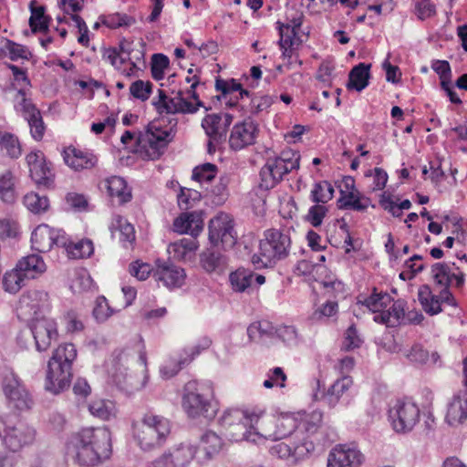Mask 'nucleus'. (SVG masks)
<instances>
[{
  "label": "nucleus",
  "instance_id": "obj_1",
  "mask_svg": "<svg viewBox=\"0 0 467 467\" xmlns=\"http://www.w3.org/2000/svg\"><path fill=\"white\" fill-rule=\"evenodd\" d=\"M65 453L67 460L78 466H98L112 454L110 432L102 427L83 428L68 438Z\"/></svg>",
  "mask_w": 467,
  "mask_h": 467
},
{
  "label": "nucleus",
  "instance_id": "obj_2",
  "mask_svg": "<svg viewBox=\"0 0 467 467\" xmlns=\"http://www.w3.org/2000/svg\"><path fill=\"white\" fill-rule=\"evenodd\" d=\"M171 421L152 411L143 413L131 422V435L137 445L144 451L163 447L171 433Z\"/></svg>",
  "mask_w": 467,
  "mask_h": 467
},
{
  "label": "nucleus",
  "instance_id": "obj_3",
  "mask_svg": "<svg viewBox=\"0 0 467 467\" xmlns=\"http://www.w3.org/2000/svg\"><path fill=\"white\" fill-rule=\"evenodd\" d=\"M164 118L150 122L145 130L137 135V150L143 160L157 161L166 151L168 145L172 141L178 125L177 118L168 119L165 124Z\"/></svg>",
  "mask_w": 467,
  "mask_h": 467
},
{
  "label": "nucleus",
  "instance_id": "obj_4",
  "mask_svg": "<svg viewBox=\"0 0 467 467\" xmlns=\"http://www.w3.org/2000/svg\"><path fill=\"white\" fill-rule=\"evenodd\" d=\"M78 356L72 343L60 344L47 362L45 388L49 392L58 394L68 389L73 378V362Z\"/></svg>",
  "mask_w": 467,
  "mask_h": 467
},
{
  "label": "nucleus",
  "instance_id": "obj_5",
  "mask_svg": "<svg viewBox=\"0 0 467 467\" xmlns=\"http://www.w3.org/2000/svg\"><path fill=\"white\" fill-rule=\"evenodd\" d=\"M290 236L278 229H267L260 239L258 251L251 256V264L256 270L274 268L290 253Z\"/></svg>",
  "mask_w": 467,
  "mask_h": 467
},
{
  "label": "nucleus",
  "instance_id": "obj_6",
  "mask_svg": "<svg viewBox=\"0 0 467 467\" xmlns=\"http://www.w3.org/2000/svg\"><path fill=\"white\" fill-rule=\"evenodd\" d=\"M213 389L210 384L192 380L185 384L182 396V408L191 419L213 418L216 414Z\"/></svg>",
  "mask_w": 467,
  "mask_h": 467
},
{
  "label": "nucleus",
  "instance_id": "obj_7",
  "mask_svg": "<svg viewBox=\"0 0 467 467\" xmlns=\"http://www.w3.org/2000/svg\"><path fill=\"white\" fill-rule=\"evenodd\" d=\"M255 411L256 406L245 409L231 408L223 411L220 423L231 441L236 442L242 441L256 442L258 441L257 420L252 415Z\"/></svg>",
  "mask_w": 467,
  "mask_h": 467
},
{
  "label": "nucleus",
  "instance_id": "obj_8",
  "mask_svg": "<svg viewBox=\"0 0 467 467\" xmlns=\"http://www.w3.org/2000/svg\"><path fill=\"white\" fill-rule=\"evenodd\" d=\"M301 155L291 148L284 149L279 155L268 158L260 170L259 187L270 190L281 182L284 177L300 167Z\"/></svg>",
  "mask_w": 467,
  "mask_h": 467
},
{
  "label": "nucleus",
  "instance_id": "obj_9",
  "mask_svg": "<svg viewBox=\"0 0 467 467\" xmlns=\"http://www.w3.org/2000/svg\"><path fill=\"white\" fill-rule=\"evenodd\" d=\"M256 418L258 440H281L291 435L298 427L296 420L289 414L268 413L263 407L256 406L252 414Z\"/></svg>",
  "mask_w": 467,
  "mask_h": 467
},
{
  "label": "nucleus",
  "instance_id": "obj_10",
  "mask_svg": "<svg viewBox=\"0 0 467 467\" xmlns=\"http://www.w3.org/2000/svg\"><path fill=\"white\" fill-rule=\"evenodd\" d=\"M35 430L16 414L0 416V439L11 451H18L35 440Z\"/></svg>",
  "mask_w": 467,
  "mask_h": 467
},
{
  "label": "nucleus",
  "instance_id": "obj_11",
  "mask_svg": "<svg viewBox=\"0 0 467 467\" xmlns=\"http://www.w3.org/2000/svg\"><path fill=\"white\" fill-rule=\"evenodd\" d=\"M152 106L157 113L160 115L159 119L164 118L165 124H168V119L175 118L176 114H193L198 111L200 108H204L208 110L202 101L192 102L187 100L183 92L179 90L174 97H170L163 89H158L157 97L152 99Z\"/></svg>",
  "mask_w": 467,
  "mask_h": 467
},
{
  "label": "nucleus",
  "instance_id": "obj_12",
  "mask_svg": "<svg viewBox=\"0 0 467 467\" xmlns=\"http://www.w3.org/2000/svg\"><path fill=\"white\" fill-rule=\"evenodd\" d=\"M388 416L396 432L407 433L419 423L420 410L411 399L402 398L397 399L389 404Z\"/></svg>",
  "mask_w": 467,
  "mask_h": 467
},
{
  "label": "nucleus",
  "instance_id": "obj_13",
  "mask_svg": "<svg viewBox=\"0 0 467 467\" xmlns=\"http://www.w3.org/2000/svg\"><path fill=\"white\" fill-rule=\"evenodd\" d=\"M18 101L15 109L20 113L29 127L30 136L35 141L43 140L47 126L44 121L40 109L33 103L30 99L26 97L25 91L19 89L17 92Z\"/></svg>",
  "mask_w": 467,
  "mask_h": 467
},
{
  "label": "nucleus",
  "instance_id": "obj_14",
  "mask_svg": "<svg viewBox=\"0 0 467 467\" xmlns=\"http://www.w3.org/2000/svg\"><path fill=\"white\" fill-rule=\"evenodd\" d=\"M29 175L38 187L52 189L55 186V173L52 163L40 150L30 151L26 156Z\"/></svg>",
  "mask_w": 467,
  "mask_h": 467
},
{
  "label": "nucleus",
  "instance_id": "obj_15",
  "mask_svg": "<svg viewBox=\"0 0 467 467\" xmlns=\"http://www.w3.org/2000/svg\"><path fill=\"white\" fill-rule=\"evenodd\" d=\"M209 240L213 245L221 244L223 249H230L234 246L237 235L234 231V220L229 214L220 213L211 219L209 223Z\"/></svg>",
  "mask_w": 467,
  "mask_h": 467
},
{
  "label": "nucleus",
  "instance_id": "obj_16",
  "mask_svg": "<svg viewBox=\"0 0 467 467\" xmlns=\"http://www.w3.org/2000/svg\"><path fill=\"white\" fill-rule=\"evenodd\" d=\"M418 299L422 309L430 316H435L442 312L443 305L457 306L456 299L450 289L441 288L435 292L428 285H422L419 287Z\"/></svg>",
  "mask_w": 467,
  "mask_h": 467
},
{
  "label": "nucleus",
  "instance_id": "obj_17",
  "mask_svg": "<svg viewBox=\"0 0 467 467\" xmlns=\"http://www.w3.org/2000/svg\"><path fill=\"white\" fill-rule=\"evenodd\" d=\"M196 446L190 442H181L151 462V467H188L193 459H197Z\"/></svg>",
  "mask_w": 467,
  "mask_h": 467
},
{
  "label": "nucleus",
  "instance_id": "obj_18",
  "mask_svg": "<svg viewBox=\"0 0 467 467\" xmlns=\"http://www.w3.org/2000/svg\"><path fill=\"white\" fill-rule=\"evenodd\" d=\"M66 245V233L62 229L42 223L37 225L31 234L32 249L38 253L49 252L54 246Z\"/></svg>",
  "mask_w": 467,
  "mask_h": 467
},
{
  "label": "nucleus",
  "instance_id": "obj_19",
  "mask_svg": "<svg viewBox=\"0 0 467 467\" xmlns=\"http://www.w3.org/2000/svg\"><path fill=\"white\" fill-rule=\"evenodd\" d=\"M315 451V441L303 438L293 444L279 442L270 449V454L282 460L296 463L298 461L308 457Z\"/></svg>",
  "mask_w": 467,
  "mask_h": 467
},
{
  "label": "nucleus",
  "instance_id": "obj_20",
  "mask_svg": "<svg viewBox=\"0 0 467 467\" xmlns=\"http://www.w3.org/2000/svg\"><path fill=\"white\" fill-rule=\"evenodd\" d=\"M234 119L229 113L207 114L202 120V127L209 137V150L213 142L220 143L226 140V134Z\"/></svg>",
  "mask_w": 467,
  "mask_h": 467
},
{
  "label": "nucleus",
  "instance_id": "obj_21",
  "mask_svg": "<svg viewBox=\"0 0 467 467\" xmlns=\"http://www.w3.org/2000/svg\"><path fill=\"white\" fill-rule=\"evenodd\" d=\"M140 369L138 373H128L126 368H123L124 371H122L121 368H118V371L113 375V379L119 388L132 393L140 390L146 386L149 375L144 354L140 355Z\"/></svg>",
  "mask_w": 467,
  "mask_h": 467
},
{
  "label": "nucleus",
  "instance_id": "obj_22",
  "mask_svg": "<svg viewBox=\"0 0 467 467\" xmlns=\"http://www.w3.org/2000/svg\"><path fill=\"white\" fill-rule=\"evenodd\" d=\"M215 89L218 94L216 99L224 103L228 108L237 107L239 100L244 97L250 98V92L244 89L241 83L234 78L223 79L217 78L215 79Z\"/></svg>",
  "mask_w": 467,
  "mask_h": 467
},
{
  "label": "nucleus",
  "instance_id": "obj_23",
  "mask_svg": "<svg viewBox=\"0 0 467 467\" xmlns=\"http://www.w3.org/2000/svg\"><path fill=\"white\" fill-rule=\"evenodd\" d=\"M30 327L38 351L47 350L52 342L57 339V325L54 319L36 318Z\"/></svg>",
  "mask_w": 467,
  "mask_h": 467
},
{
  "label": "nucleus",
  "instance_id": "obj_24",
  "mask_svg": "<svg viewBox=\"0 0 467 467\" xmlns=\"http://www.w3.org/2000/svg\"><path fill=\"white\" fill-rule=\"evenodd\" d=\"M62 157L65 163L77 171L90 170L98 163V157L92 150L73 145H69L63 150Z\"/></svg>",
  "mask_w": 467,
  "mask_h": 467
},
{
  "label": "nucleus",
  "instance_id": "obj_25",
  "mask_svg": "<svg viewBox=\"0 0 467 467\" xmlns=\"http://www.w3.org/2000/svg\"><path fill=\"white\" fill-rule=\"evenodd\" d=\"M258 134L257 125L251 119H244L234 125L229 146L234 150H240L254 143Z\"/></svg>",
  "mask_w": 467,
  "mask_h": 467
},
{
  "label": "nucleus",
  "instance_id": "obj_26",
  "mask_svg": "<svg viewBox=\"0 0 467 467\" xmlns=\"http://www.w3.org/2000/svg\"><path fill=\"white\" fill-rule=\"evenodd\" d=\"M431 275L436 285L450 289L451 286L461 288L465 281V275L443 263H436L431 266Z\"/></svg>",
  "mask_w": 467,
  "mask_h": 467
},
{
  "label": "nucleus",
  "instance_id": "obj_27",
  "mask_svg": "<svg viewBox=\"0 0 467 467\" xmlns=\"http://www.w3.org/2000/svg\"><path fill=\"white\" fill-rule=\"evenodd\" d=\"M363 461L362 453L348 445H337L329 453L327 467H358Z\"/></svg>",
  "mask_w": 467,
  "mask_h": 467
},
{
  "label": "nucleus",
  "instance_id": "obj_28",
  "mask_svg": "<svg viewBox=\"0 0 467 467\" xmlns=\"http://www.w3.org/2000/svg\"><path fill=\"white\" fill-rule=\"evenodd\" d=\"M48 305V294L40 290H29L19 298L17 310L22 316H35Z\"/></svg>",
  "mask_w": 467,
  "mask_h": 467
},
{
  "label": "nucleus",
  "instance_id": "obj_29",
  "mask_svg": "<svg viewBox=\"0 0 467 467\" xmlns=\"http://www.w3.org/2000/svg\"><path fill=\"white\" fill-rule=\"evenodd\" d=\"M154 277L157 281L162 282L166 287L175 288L184 284L186 274L183 268L170 262H158Z\"/></svg>",
  "mask_w": 467,
  "mask_h": 467
},
{
  "label": "nucleus",
  "instance_id": "obj_30",
  "mask_svg": "<svg viewBox=\"0 0 467 467\" xmlns=\"http://www.w3.org/2000/svg\"><path fill=\"white\" fill-rule=\"evenodd\" d=\"M173 230L179 234H187L195 238L203 230V219L201 212L182 213L173 221Z\"/></svg>",
  "mask_w": 467,
  "mask_h": 467
},
{
  "label": "nucleus",
  "instance_id": "obj_31",
  "mask_svg": "<svg viewBox=\"0 0 467 467\" xmlns=\"http://www.w3.org/2000/svg\"><path fill=\"white\" fill-rule=\"evenodd\" d=\"M223 445V439L213 431H206L201 437L197 449V461L204 462L217 455Z\"/></svg>",
  "mask_w": 467,
  "mask_h": 467
},
{
  "label": "nucleus",
  "instance_id": "obj_32",
  "mask_svg": "<svg viewBox=\"0 0 467 467\" xmlns=\"http://www.w3.org/2000/svg\"><path fill=\"white\" fill-rule=\"evenodd\" d=\"M100 187L105 189L108 195L112 200H116L119 204H125L132 199L131 188L122 177H109L100 182Z\"/></svg>",
  "mask_w": 467,
  "mask_h": 467
},
{
  "label": "nucleus",
  "instance_id": "obj_33",
  "mask_svg": "<svg viewBox=\"0 0 467 467\" xmlns=\"http://www.w3.org/2000/svg\"><path fill=\"white\" fill-rule=\"evenodd\" d=\"M322 420L323 413L320 410H313L306 414L301 421L299 431L296 434V441H301L303 438H306L307 441H314L316 444L318 441L317 435L322 426Z\"/></svg>",
  "mask_w": 467,
  "mask_h": 467
},
{
  "label": "nucleus",
  "instance_id": "obj_34",
  "mask_svg": "<svg viewBox=\"0 0 467 467\" xmlns=\"http://www.w3.org/2000/svg\"><path fill=\"white\" fill-rule=\"evenodd\" d=\"M373 320L388 327L406 324L405 302L402 300L394 301L388 310L374 315Z\"/></svg>",
  "mask_w": 467,
  "mask_h": 467
},
{
  "label": "nucleus",
  "instance_id": "obj_35",
  "mask_svg": "<svg viewBox=\"0 0 467 467\" xmlns=\"http://www.w3.org/2000/svg\"><path fill=\"white\" fill-rule=\"evenodd\" d=\"M199 247V243L195 238H182L173 242L168 246L169 254L178 261H190Z\"/></svg>",
  "mask_w": 467,
  "mask_h": 467
},
{
  "label": "nucleus",
  "instance_id": "obj_36",
  "mask_svg": "<svg viewBox=\"0 0 467 467\" xmlns=\"http://www.w3.org/2000/svg\"><path fill=\"white\" fill-rule=\"evenodd\" d=\"M190 358L180 350L169 356L160 367L161 377L169 379L176 376L184 367L188 366Z\"/></svg>",
  "mask_w": 467,
  "mask_h": 467
},
{
  "label": "nucleus",
  "instance_id": "obj_37",
  "mask_svg": "<svg viewBox=\"0 0 467 467\" xmlns=\"http://www.w3.org/2000/svg\"><path fill=\"white\" fill-rule=\"evenodd\" d=\"M465 420H467V393L462 396H454L446 413V421L451 426L462 423Z\"/></svg>",
  "mask_w": 467,
  "mask_h": 467
},
{
  "label": "nucleus",
  "instance_id": "obj_38",
  "mask_svg": "<svg viewBox=\"0 0 467 467\" xmlns=\"http://www.w3.org/2000/svg\"><path fill=\"white\" fill-rule=\"evenodd\" d=\"M110 230L112 234H119V241L124 247L132 245L135 242V229L134 226L128 222V220L121 216L116 215L112 219Z\"/></svg>",
  "mask_w": 467,
  "mask_h": 467
},
{
  "label": "nucleus",
  "instance_id": "obj_39",
  "mask_svg": "<svg viewBox=\"0 0 467 467\" xmlns=\"http://www.w3.org/2000/svg\"><path fill=\"white\" fill-rule=\"evenodd\" d=\"M338 202H340V208L357 212H365L371 203L370 199L358 190L348 192L341 191V197Z\"/></svg>",
  "mask_w": 467,
  "mask_h": 467
},
{
  "label": "nucleus",
  "instance_id": "obj_40",
  "mask_svg": "<svg viewBox=\"0 0 467 467\" xmlns=\"http://www.w3.org/2000/svg\"><path fill=\"white\" fill-rule=\"evenodd\" d=\"M370 65L359 63L355 66L348 74V81L347 88L348 90L355 89L358 92L365 89L369 83Z\"/></svg>",
  "mask_w": 467,
  "mask_h": 467
},
{
  "label": "nucleus",
  "instance_id": "obj_41",
  "mask_svg": "<svg viewBox=\"0 0 467 467\" xmlns=\"http://www.w3.org/2000/svg\"><path fill=\"white\" fill-rule=\"evenodd\" d=\"M406 358L414 365H427L428 363L436 364L440 358L437 352L431 355L422 344L414 343L406 352Z\"/></svg>",
  "mask_w": 467,
  "mask_h": 467
},
{
  "label": "nucleus",
  "instance_id": "obj_42",
  "mask_svg": "<svg viewBox=\"0 0 467 467\" xmlns=\"http://www.w3.org/2000/svg\"><path fill=\"white\" fill-rule=\"evenodd\" d=\"M67 251V256L72 259L88 258L94 253V245L91 240L84 238L78 242H72L66 234V245L61 246Z\"/></svg>",
  "mask_w": 467,
  "mask_h": 467
},
{
  "label": "nucleus",
  "instance_id": "obj_43",
  "mask_svg": "<svg viewBox=\"0 0 467 467\" xmlns=\"http://www.w3.org/2000/svg\"><path fill=\"white\" fill-rule=\"evenodd\" d=\"M353 385V379L349 376H342L337 379L327 389L324 395L327 403L335 407L345 393H347Z\"/></svg>",
  "mask_w": 467,
  "mask_h": 467
},
{
  "label": "nucleus",
  "instance_id": "obj_44",
  "mask_svg": "<svg viewBox=\"0 0 467 467\" xmlns=\"http://www.w3.org/2000/svg\"><path fill=\"white\" fill-rule=\"evenodd\" d=\"M16 265L21 272L26 274L25 276L27 279L36 277L47 269L43 258L37 254H30L23 257Z\"/></svg>",
  "mask_w": 467,
  "mask_h": 467
},
{
  "label": "nucleus",
  "instance_id": "obj_45",
  "mask_svg": "<svg viewBox=\"0 0 467 467\" xmlns=\"http://www.w3.org/2000/svg\"><path fill=\"white\" fill-rule=\"evenodd\" d=\"M36 1H31L29 9L31 16L29 18V26L33 33L46 32L48 29L50 18L46 16V7L44 5H36Z\"/></svg>",
  "mask_w": 467,
  "mask_h": 467
},
{
  "label": "nucleus",
  "instance_id": "obj_46",
  "mask_svg": "<svg viewBox=\"0 0 467 467\" xmlns=\"http://www.w3.org/2000/svg\"><path fill=\"white\" fill-rule=\"evenodd\" d=\"M334 187L327 181L315 182L310 191L309 199L314 203L326 204L334 197Z\"/></svg>",
  "mask_w": 467,
  "mask_h": 467
},
{
  "label": "nucleus",
  "instance_id": "obj_47",
  "mask_svg": "<svg viewBox=\"0 0 467 467\" xmlns=\"http://www.w3.org/2000/svg\"><path fill=\"white\" fill-rule=\"evenodd\" d=\"M229 280L233 290L242 293L251 286L254 273L245 268H238L230 274Z\"/></svg>",
  "mask_w": 467,
  "mask_h": 467
},
{
  "label": "nucleus",
  "instance_id": "obj_48",
  "mask_svg": "<svg viewBox=\"0 0 467 467\" xmlns=\"http://www.w3.org/2000/svg\"><path fill=\"white\" fill-rule=\"evenodd\" d=\"M0 150H5L11 159H18L22 154L18 137L10 132L0 131Z\"/></svg>",
  "mask_w": 467,
  "mask_h": 467
},
{
  "label": "nucleus",
  "instance_id": "obj_49",
  "mask_svg": "<svg viewBox=\"0 0 467 467\" xmlns=\"http://www.w3.org/2000/svg\"><path fill=\"white\" fill-rule=\"evenodd\" d=\"M23 203L28 211L35 214L44 213L49 208L48 198L35 192L26 193L23 198Z\"/></svg>",
  "mask_w": 467,
  "mask_h": 467
},
{
  "label": "nucleus",
  "instance_id": "obj_50",
  "mask_svg": "<svg viewBox=\"0 0 467 467\" xmlns=\"http://www.w3.org/2000/svg\"><path fill=\"white\" fill-rule=\"evenodd\" d=\"M0 198L5 203H14L16 199L15 177L10 171L0 175Z\"/></svg>",
  "mask_w": 467,
  "mask_h": 467
},
{
  "label": "nucleus",
  "instance_id": "obj_51",
  "mask_svg": "<svg viewBox=\"0 0 467 467\" xmlns=\"http://www.w3.org/2000/svg\"><path fill=\"white\" fill-rule=\"evenodd\" d=\"M25 275L17 268V265L16 268L7 271L3 278L5 291L10 294L17 293L25 285V280L27 279Z\"/></svg>",
  "mask_w": 467,
  "mask_h": 467
},
{
  "label": "nucleus",
  "instance_id": "obj_52",
  "mask_svg": "<svg viewBox=\"0 0 467 467\" xmlns=\"http://www.w3.org/2000/svg\"><path fill=\"white\" fill-rule=\"evenodd\" d=\"M89 412L102 420H109L115 416V405L109 400H95L88 405Z\"/></svg>",
  "mask_w": 467,
  "mask_h": 467
},
{
  "label": "nucleus",
  "instance_id": "obj_53",
  "mask_svg": "<svg viewBox=\"0 0 467 467\" xmlns=\"http://www.w3.org/2000/svg\"><path fill=\"white\" fill-rule=\"evenodd\" d=\"M279 31V45L283 51V56L291 57L293 53V46L296 40V31H293L290 26H284V24L277 22Z\"/></svg>",
  "mask_w": 467,
  "mask_h": 467
},
{
  "label": "nucleus",
  "instance_id": "obj_54",
  "mask_svg": "<svg viewBox=\"0 0 467 467\" xmlns=\"http://www.w3.org/2000/svg\"><path fill=\"white\" fill-rule=\"evenodd\" d=\"M391 297L387 293H377L374 288L373 293L362 301V305L367 306L375 315L384 311V308L390 303Z\"/></svg>",
  "mask_w": 467,
  "mask_h": 467
},
{
  "label": "nucleus",
  "instance_id": "obj_55",
  "mask_svg": "<svg viewBox=\"0 0 467 467\" xmlns=\"http://www.w3.org/2000/svg\"><path fill=\"white\" fill-rule=\"evenodd\" d=\"M274 334V327L267 320L252 323L247 327V335L252 341H260Z\"/></svg>",
  "mask_w": 467,
  "mask_h": 467
},
{
  "label": "nucleus",
  "instance_id": "obj_56",
  "mask_svg": "<svg viewBox=\"0 0 467 467\" xmlns=\"http://www.w3.org/2000/svg\"><path fill=\"white\" fill-rule=\"evenodd\" d=\"M2 51L12 60L17 61L18 59L29 60L32 54L28 48L21 44L13 40L6 39L3 46Z\"/></svg>",
  "mask_w": 467,
  "mask_h": 467
},
{
  "label": "nucleus",
  "instance_id": "obj_57",
  "mask_svg": "<svg viewBox=\"0 0 467 467\" xmlns=\"http://www.w3.org/2000/svg\"><path fill=\"white\" fill-rule=\"evenodd\" d=\"M2 388L5 397H13L14 391L25 396V387L12 370H6L2 380Z\"/></svg>",
  "mask_w": 467,
  "mask_h": 467
},
{
  "label": "nucleus",
  "instance_id": "obj_58",
  "mask_svg": "<svg viewBox=\"0 0 467 467\" xmlns=\"http://www.w3.org/2000/svg\"><path fill=\"white\" fill-rule=\"evenodd\" d=\"M218 167L210 162L196 166L192 171V180L200 182H211L217 175Z\"/></svg>",
  "mask_w": 467,
  "mask_h": 467
},
{
  "label": "nucleus",
  "instance_id": "obj_59",
  "mask_svg": "<svg viewBox=\"0 0 467 467\" xmlns=\"http://www.w3.org/2000/svg\"><path fill=\"white\" fill-rule=\"evenodd\" d=\"M101 23L109 28L116 29L121 26H129L132 25L135 20L122 13H113L100 17Z\"/></svg>",
  "mask_w": 467,
  "mask_h": 467
},
{
  "label": "nucleus",
  "instance_id": "obj_60",
  "mask_svg": "<svg viewBox=\"0 0 467 467\" xmlns=\"http://www.w3.org/2000/svg\"><path fill=\"white\" fill-rule=\"evenodd\" d=\"M201 194L195 190L182 187L177 196L178 205L181 210L187 211L191 209L196 202H199Z\"/></svg>",
  "mask_w": 467,
  "mask_h": 467
},
{
  "label": "nucleus",
  "instance_id": "obj_61",
  "mask_svg": "<svg viewBox=\"0 0 467 467\" xmlns=\"http://www.w3.org/2000/svg\"><path fill=\"white\" fill-rule=\"evenodd\" d=\"M201 263L206 272L212 273L225 264V258L220 253L208 252L202 254Z\"/></svg>",
  "mask_w": 467,
  "mask_h": 467
},
{
  "label": "nucleus",
  "instance_id": "obj_62",
  "mask_svg": "<svg viewBox=\"0 0 467 467\" xmlns=\"http://www.w3.org/2000/svg\"><path fill=\"white\" fill-rule=\"evenodd\" d=\"M152 87L153 85L151 82L138 79L131 83L130 87V93L134 99L146 101L150 97Z\"/></svg>",
  "mask_w": 467,
  "mask_h": 467
},
{
  "label": "nucleus",
  "instance_id": "obj_63",
  "mask_svg": "<svg viewBox=\"0 0 467 467\" xmlns=\"http://www.w3.org/2000/svg\"><path fill=\"white\" fill-rule=\"evenodd\" d=\"M170 60L167 56L157 53L151 57L150 72L156 80H161L164 77V70L168 68Z\"/></svg>",
  "mask_w": 467,
  "mask_h": 467
},
{
  "label": "nucleus",
  "instance_id": "obj_64",
  "mask_svg": "<svg viewBox=\"0 0 467 467\" xmlns=\"http://www.w3.org/2000/svg\"><path fill=\"white\" fill-rule=\"evenodd\" d=\"M328 212L325 204L315 203L312 205L306 215V221L313 227H319Z\"/></svg>",
  "mask_w": 467,
  "mask_h": 467
}]
</instances>
